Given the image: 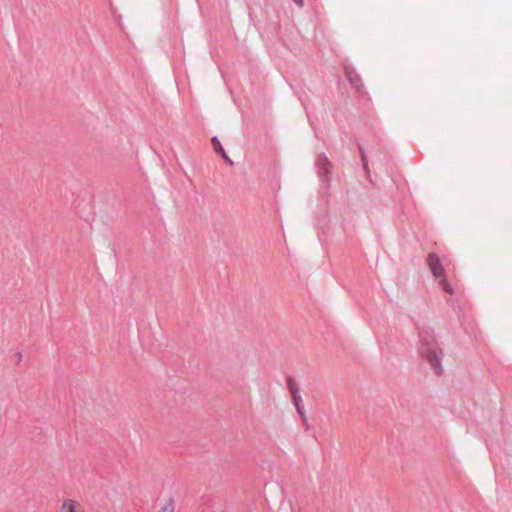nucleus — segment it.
<instances>
[{"label": "nucleus", "mask_w": 512, "mask_h": 512, "mask_svg": "<svg viewBox=\"0 0 512 512\" xmlns=\"http://www.w3.org/2000/svg\"><path fill=\"white\" fill-rule=\"evenodd\" d=\"M16 356H17V361L18 362L21 361L22 354L19 352V353L16 354Z\"/></svg>", "instance_id": "9d476101"}, {"label": "nucleus", "mask_w": 512, "mask_h": 512, "mask_svg": "<svg viewBox=\"0 0 512 512\" xmlns=\"http://www.w3.org/2000/svg\"><path fill=\"white\" fill-rule=\"evenodd\" d=\"M421 353L423 357L427 360L431 368L433 369L436 375H441L442 368V358L443 351L439 347V345L434 341H426L423 343Z\"/></svg>", "instance_id": "f257e3e1"}, {"label": "nucleus", "mask_w": 512, "mask_h": 512, "mask_svg": "<svg viewBox=\"0 0 512 512\" xmlns=\"http://www.w3.org/2000/svg\"><path fill=\"white\" fill-rule=\"evenodd\" d=\"M217 154H220V155H221V157H222V156L226 155V152H225V150L223 149V152H218Z\"/></svg>", "instance_id": "9b49d317"}, {"label": "nucleus", "mask_w": 512, "mask_h": 512, "mask_svg": "<svg viewBox=\"0 0 512 512\" xmlns=\"http://www.w3.org/2000/svg\"><path fill=\"white\" fill-rule=\"evenodd\" d=\"M174 508V500L172 498H169L168 500L165 501V503L158 512H174Z\"/></svg>", "instance_id": "423d86ee"}, {"label": "nucleus", "mask_w": 512, "mask_h": 512, "mask_svg": "<svg viewBox=\"0 0 512 512\" xmlns=\"http://www.w3.org/2000/svg\"><path fill=\"white\" fill-rule=\"evenodd\" d=\"M222 158H223L227 163H229L230 165H232V164H233L232 160L228 157V155H227V154H226V155H224V156H222Z\"/></svg>", "instance_id": "6e6552de"}, {"label": "nucleus", "mask_w": 512, "mask_h": 512, "mask_svg": "<svg viewBox=\"0 0 512 512\" xmlns=\"http://www.w3.org/2000/svg\"><path fill=\"white\" fill-rule=\"evenodd\" d=\"M293 2L299 6V7H302L304 5V1L303 0H293Z\"/></svg>", "instance_id": "1a4fd4ad"}, {"label": "nucleus", "mask_w": 512, "mask_h": 512, "mask_svg": "<svg viewBox=\"0 0 512 512\" xmlns=\"http://www.w3.org/2000/svg\"><path fill=\"white\" fill-rule=\"evenodd\" d=\"M428 264H429V267H430L433 275L437 279H439L443 289L447 293L452 294L453 293V289H452V287L450 286V284L446 280V277H445V274H444V269L442 267V264L440 262L439 257L437 255H435V254H430L429 257H428Z\"/></svg>", "instance_id": "f03ea898"}, {"label": "nucleus", "mask_w": 512, "mask_h": 512, "mask_svg": "<svg viewBox=\"0 0 512 512\" xmlns=\"http://www.w3.org/2000/svg\"><path fill=\"white\" fill-rule=\"evenodd\" d=\"M211 144L216 153L223 152V147L217 137L211 139Z\"/></svg>", "instance_id": "0eeeda50"}, {"label": "nucleus", "mask_w": 512, "mask_h": 512, "mask_svg": "<svg viewBox=\"0 0 512 512\" xmlns=\"http://www.w3.org/2000/svg\"><path fill=\"white\" fill-rule=\"evenodd\" d=\"M289 390L293 399V402L298 410H300L299 402L301 401L300 391L295 382L289 383Z\"/></svg>", "instance_id": "20e7f679"}, {"label": "nucleus", "mask_w": 512, "mask_h": 512, "mask_svg": "<svg viewBox=\"0 0 512 512\" xmlns=\"http://www.w3.org/2000/svg\"><path fill=\"white\" fill-rule=\"evenodd\" d=\"M59 512H84V508L73 499H65L59 508Z\"/></svg>", "instance_id": "7ed1b4c3"}, {"label": "nucleus", "mask_w": 512, "mask_h": 512, "mask_svg": "<svg viewBox=\"0 0 512 512\" xmlns=\"http://www.w3.org/2000/svg\"><path fill=\"white\" fill-rule=\"evenodd\" d=\"M348 80L359 93H364V84L358 75L350 73Z\"/></svg>", "instance_id": "39448f33"}]
</instances>
